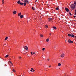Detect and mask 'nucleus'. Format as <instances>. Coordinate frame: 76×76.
<instances>
[{
	"label": "nucleus",
	"instance_id": "nucleus-1",
	"mask_svg": "<svg viewBox=\"0 0 76 76\" xmlns=\"http://www.w3.org/2000/svg\"><path fill=\"white\" fill-rule=\"evenodd\" d=\"M71 8L72 9H73L75 8V5H74V4H72L71 5Z\"/></svg>",
	"mask_w": 76,
	"mask_h": 76
},
{
	"label": "nucleus",
	"instance_id": "nucleus-2",
	"mask_svg": "<svg viewBox=\"0 0 76 76\" xmlns=\"http://www.w3.org/2000/svg\"><path fill=\"white\" fill-rule=\"evenodd\" d=\"M61 57L63 58V57H64V53H62L61 54Z\"/></svg>",
	"mask_w": 76,
	"mask_h": 76
},
{
	"label": "nucleus",
	"instance_id": "nucleus-3",
	"mask_svg": "<svg viewBox=\"0 0 76 76\" xmlns=\"http://www.w3.org/2000/svg\"><path fill=\"white\" fill-rule=\"evenodd\" d=\"M68 42H69V43H73V42L71 41V40H70V39H69L68 40Z\"/></svg>",
	"mask_w": 76,
	"mask_h": 76
},
{
	"label": "nucleus",
	"instance_id": "nucleus-4",
	"mask_svg": "<svg viewBox=\"0 0 76 76\" xmlns=\"http://www.w3.org/2000/svg\"><path fill=\"white\" fill-rule=\"evenodd\" d=\"M24 2H26V3L27 4H29V1L28 0H25L24 1Z\"/></svg>",
	"mask_w": 76,
	"mask_h": 76
},
{
	"label": "nucleus",
	"instance_id": "nucleus-5",
	"mask_svg": "<svg viewBox=\"0 0 76 76\" xmlns=\"http://www.w3.org/2000/svg\"><path fill=\"white\" fill-rule=\"evenodd\" d=\"M24 48L25 49V50H27L28 49V48L27 46H25L24 47Z\"/></svg>",
	"mask_w": 76,
	"mask_h": 76
},
{
	"label": "nucleus",
	"instance_id": "nucleus-6",
	"mask_svg": "<svg viewBox=\"0 0 76 76\" xmlns=\"http://www.w3.org/2000/svg\"><path fill=\"white\" fill-rule=\"evenodd\" d=\"M65 10L66 11V12H68L69 11V10L68 8H65Z\"/></svg>",
	"mask_w": 76,
	"mask_h": 76
},
{
	"label": "nucleus",
	"instance_id": "nucleus-7",
	"mask_svg": "<svg viewBox=\"0 0 76 76\" xmlns=\"http://www.w3.org/2000/svg\"><path fill=\"white\" fill-rule=\"evenodd\" d=\"M22 13L21 12H20L18 14V16H20L21 15Z\"/></svg>",
	"mask_w": 76,
	"mask_h": 76
},
{
	"label": "nucleus",
	"instance_id": "nucleus-8",
	"mask_svg": "<svg viewBox=\"0 0 76 76\" xmlns=\"http://www.w3.org/2000/svg\"><path fill=\"white\" fill-rule=\"evenodd\" d=\"M13 14H16V11H14L13 12Z\"/></svg>",
	"mask_w": 76,
	"mask_h": 76
},
{
	"label": "nucleus",
	"instance_id": "nucleus-9",
	"mask_svg": "<svg viewBox=\"0 0 76 76\" xmlns=\"http://www.w3.org/2000/svg\"><path fill=\"white\" fill-rule=\"evenodd\" d=\"M20 1L19 0L17 2V3H18V4H20Z\"/></svg>",
	"mask_w": 76,
	"mask_h": 76
},
{
	"label": "nucleus",
	"instance_id": "nucleus-10",
	"mask_svg": "<svg viewBox=\"0 0 76 76\" xmlns=\"http://www.w3.org/2000/svg\"><path fill=\"white\" fill-rule=\"evenodd\" d=\"M20 18H23V15H21L20 16Z\"/></svg>",
	"mask_w": 76,
	"mask_h": 76
},
{
	"label": "nucleus",
	"instance_id": "nucleus-11",
	"mask_svg": "<svg viewBox=\"0 0 76 76\" xmlns=\"http://www.w3.org/2000/svg\"><path fill=\"white\" fill-rule=\"evenodd\" d=\"M8 38V37H7L5 39V41L7 40V39Z\"/></svg>",
	"mask_w": 76,
	"mask_h": 76
},
{
	"label": "nucleus",
	"instance_id": "nucleus-12",
	"mask_svg": "<svg viewBox=\"0 0 76 76\" xmlns=\"http://www.w3.org/2000/svg\"><path fill=\"white\" fill-rule=\"evenodd\" d=\"M24 6H25L26 5V2H24L23 3Z\"/></svg>",
	"mask_w": 76,
	"mask_h": 76
},
{
	"label": "nucleus",
	"instance_id": "nucleus-13",
	"mask_svg": "<svg viewBox=\"0 0 76 76\" xmlns=\"http://www.w3.org/2000/svg\"><path fill=\"white\" fill-rule=\"evenodd\" d=\"M75 35H74L73 34L71 35V37H73V38H74L75 37Z\"/></svg>",
	"mask_w": 76,
	"mask_h": 76
},
{
	"label": "nucleus",
	"instance_id": "nucleus-14",
	"mask_svg": "<svg viewBox=\"0 0 76 76\" xmlns=\"http://www.w3.org/2000/svg\"><path fill=\"white\" fill-rule=\"evenodd\" d=\"M45 27L46 28H48V26H47V25H45Z\"/></svg>",
	"mask_w": 76,
	"mask_h": 76
},
{
	"label": "nucleus",
	"instance_id": "nucleus-15",
	"mask_svg": "<svg viewBox=\"0 0 76 76\" xmlns=\"http://www.w3.org/2000/svg\"><path fill=\"white\" fill-rule=\"evenodd\" d=\"M61 64L59 63L58 64V66H61Z\"/></svg>",
	"mask_w": 76,
	"mask_h": 76
},
{
	"label": "nucleus",
	"instance_id": "nucleus-16",
	"mask_svg": "<svg viewBox=\"0 0 76 76\" xmlns=\"http://www.w3.org/2000/svg\"><path fill=\"white\" fill-rule=\"evenodd\" d=\"M9 57V55H7L5 56V58H7V57Z\"/></svg>",
	"mask_w": 76,
	"mask_h": 76
},
{
	"label": "nucleus",
	"instance_id": "nucleus-17",
	"mask_svg": "<svg viewBox=\"0 0 76 76\" xmlns=\"http://www.w3.org/2000/svg\"><path fill=\"white\" fill-rule=\"evenodd\" d=\"M56 10H59V8L57 7L56 8Z\"/></svg>",
	"mask_w": 76,
	"mask_h": 76
},
{
	"label": "nucleus",
	"instance_id": "nucleus-18",
	"mask_svg": "<svg viewBox=\"0 0 76 76\" xmlns=\"http://www.w3.org/2000/svg\"><path fill=\"white\" fill-rule=\"evenodd\" d=\"M51 19H51V18L49 19V21H51Z\"/></svg>",
	"mask_w": 76,
	"mask_h": 76
},
{
	"label": "nucleus",
	"instance_id": "nucleus-19",
	"mask_svg": "<svg viewBox=\"0 0 76 76\" xmlns=\"http://www.w3.org/2000/svg\"><path fill=\"white\" fill-rule=\"evenodd\" d=\"M46 41L47 42H48L49 41V39H46Z\"/></svg>",
	"mask_w": 76,
	"mask_h": 76
},
{
	"label": "nucleus",
	"instance_id": "nucleus-20",
	"mask_svg": "<svg viewBox=\"0 0 76 76\" xmlns=\"http://www.w3.org/2000/svg\"><path fill=\"white\" fill-rule=\"evenodd\" d=\"M2 3L3 4H4V0H2Z\"/></svg>",
	"mask_w": 76,
	"mask_h": 76
},
{
	"label": "nucleus",
	"instance_id": "nucleus-21",
	"mask_svg": "<svg viewBox=\"0 0 76 76\" xmlns=\"http://www.w3.org/2000/svg\"><path fill=\"white\" fill-rule=\"evenodd\" d=\"M53 28H54V29H57V28H56V27H55L54 26H53Z\"/></svg>",
	"mask_w": 76,
	"mask_h": 76
},
{
	"label": "nucleus",
	"instance_id": "nucleus-22",
	"mask_svg": "<svg viewBox=\"0 0 76 76\" xmlns=\"http://www.w3.org/2000/svg\"><path fill=\"white\" fill-rule=\"evenodd\" d=\"M12 71L14 72H16V71H15V70L13 69H12Z\"/></svg>",
	"mask_w": 76,
	"mask_h": 76
},
{
	"label": "nucleus",
	"instance_id": "nucleus-23",
	"mask_svg": "<svg viewBox=\"0 0 76 76\" xmlns=\"http://www.w3.org/2000/svg\"><path fill=\"white\" fill-rule=\"evenodd\" d=\"M40 36H41V37H43V35L42 34H41L40 35Z\"/></svg>",
	"mask_w": 76,
	"mask_h": 76
},
{
	"label": "nucleus",
	"instance_id": "nucleus-24",
	"mask_svg": "<svg viewBox=\"0 0 76 76\" xmlns=\"http://www.w3.org/2000/svg\"><path fill=\"white\" fill-rule=\"evenodd\" d=\"M20 5H23V3H20Z\"/></svg>",
	"mask_w": 76,
	"mask_h": 76
},
{
	"label": "nucleus",
	"instance_id": "nucleus-25",
	"mask_svg": "<svg viewBox=\"0 0 76 76\" xmlns=\"http://www.w3.org/2000/svg\"><path fill=\"white\" fill-rule=\"evenodd\" d=\"M69 15H71V16H72V13H70V12H69Z\"/></svg>",
	"mask_w": 76,
	"mask_h": 76
},
{
	"label": "nucleus",
	"instance_id": "nucleus-26",
	"mask_svg": "<svg viewBox=\"0 0 76 76\" xmlns=\"http://www.w3.org/2000/svg\"><path fill=\"white\" fill-rule=\"evenodd\" d=\"M68 36L69 37H71V34H68Z\"/></svg>",
	"mask_w": 76,
	"mask_h": 76
},
{
	"label": "nucleus",
	"instance_id": "nucleus-27",
	"mask_svg": "<svg viewBox=\"0 0 76 76\" xmlns=\"http://www.w3.org/2000/svg\"><path fill=\"white\" fill-rule=\"evenodd\" d=\"M42 50L43 51H44V50H45V48H43Z\"/></svg>",
	"mask_w": 76,
	"mask_h": 76
},
{
	"label": "nucleus",
	"instance_id": "nucleus-28",
	"mask_svg": "<svg viewBox=\"0 0 76 76\" xmlns=\"http://www.w3.org/2000/svg\"><path fill=\"white\" fill-rule=\"evenodd\" d=\"M74 4H76V1H74Z\"/></svg>",
	"mask_w": 76,
	"mask_h": 76
},
{
	"label": "nucleus",
	"instance_id": "nucleus-29",
	"mask_svg": "<svg viewBox=\"0 0 76 76\" xmlns=\"http://www.w3.org/2000/svg\"><path fill=\"white\" fill-rule=\"evenodd\" d=\"M32 9H33V10H35V9H34L33 7H32Z\"/></svg>",
	"mask_w": 76,
	"mask_h": 76
},
{
	"label": "nucleus",
	"instance_id": "nucleus-30",
	"mask_svg": "<svg viewBox=\"0 0 76 76\" xmlns=\"http://www.w3.org/2000/svg\"><path fill=\"white\" fill-rule=\"evenodd\" d=\"M10 63H11V64L12 65H13V64H12V62H11V61H10Z\"/></svg>",
	"mask_w": 76,
	"mask_h": 76
},
{
	"label": "nucleus",
	"instance_id": "nucleus-31",
	"mask_svg": "<svg viewBox=\"0 0 76 76\" xmlns=\"http://www.w3.org/2000/svg\"><path fill=\"white\" fill-rule=\"evenodd\" d=\"M31 54H32V55H33V54L32 53V52H31Z\"/></svg>",
	"mask_w": 76,
	"mask_h": 76
},
{
	"label": "nucleus",
	"instance_id": "nucleus-32",
	"mask_svg": "<svg viewBox=\"0 0 76 76\" xmlns=\"http://www.w3.org/2000/svg\"><path fill=\"white\" fill-rule=\"evenodd\" d=\"M19 58L20 59H21V58H22L21 57H19Z\"/></svg>",
	"mask_w": 76,
	"mask_h": 76
},
{
	"label": "nucleus",
	"instance_id": "nucleus-33",
	"mask_svg": "<svg viewBox=\"0 0 76 76\" xmlns=\"http://www.w3.org/2000/svg\"><path fill=\"white\" fill-rule=\"evenodd\" d=\"M75 14H74V15H76V12H75Z\"/></svg>",
	"mask_w": 76,
	"mask_h": 76
},
{
	"label": "nucleus",
	"instance_id": "nucleus-34",
	"mask_svg": "<svg viewBox=\"0 0 76 76\" xmlns=\"http://www.w3.org/2000/svg\"><path fill=\"white\" fill-rule=\"evenodd\" d=\"M30 72H33L32 70V69L30 70Z\"/></svg>",
	"mask_w": 76,
	"mask_h": 76
},
{
	"label": "nucleus",
	"instance_id": "nucleus-35",
	"mask_svg": "<svg viewBox=\"0 0 76 76\" xmlns=\"http://www.w3.org/2000/svg\"><path fill=\"white\" fill-rule=\"evenodd\" d=\"M31 69L33 70H34V69L33 68H31Z\"/></svg>",
	"mask_w": 76,
	"mask_h": 76
},
{
	"label": "nucleus",
	"instance_id": "nucleus-36",
	"mask_svg": "<svg viewBox=\"0 0 76 76\" xmlns=\"http://www.w3.org/2000/svg\"><path fill=\"white\" fill-rule=\"evenodd\" d=\"M33 72H35V70L34 69H33Z\"/></svg>",
	"mask_w": 76,
	"mask_h": 76
},
{
	"label": "nucleus",
	"instance_id": "nucleus-37",
	"mask_svg": "<svg viewBox=\"0 0 76 76\" xmlns=\"http://www.w3.org/2000/svg\"><path fill=\"white\" fill-rule=\"evenodd\" d=\"M76 12V10H75V13Z\"/></svg>",
	"mask_w": 76,
	"mask_h": 76
},
{
	"label": "nucleus",
	"instance_id": "nucleus-38",
	"mask_svg": "<svg viewBox=\"0 0 76 76\" xmlns=\"http://www.w3.org/2000/svg\"><path fill=\"white\" fill-rule=\"evenodd\" d=\"M48 61H49V60H50V59H48Z\"/></svg>",
	"mask_w": 76,
	"mask_h": 76
},
{
	"label": "nucleus",
	"instance_id": "nucleus-39",
	"mask_svg": "<svg viewBox=\"0 0 76 76\" xmlns=\"http://www.w3.org/2000/svg\"><path fill=\"white\" fill-rule=\"evenodd\" d=\"M33 54H35V53L34 52H33Z\"/></svg>",
	"mask_w": 76,
	"mask_h": 76
},
{
	"label": "nucleus",
	"instance_id": "nucleus-40",
	"mask_svg": "<svg viewBox=\"0 0 76 76\" xmlns=\"http://www.w3.org/2000/svg\"><path fill=\"white\" fill-rule=\"evenodd\" d=\"M49 67H51V66H49Z\"/></svg>",
	"mask_w": 76,
	"mask_h": 76
},
{
	"label": "nucleus",
	"instance_id": "nucleus-41",
	"mask_svg": "<svg viewBox=\"0 0 76 76\" xmlns=\"http://www.w3.org/2000/svg\"><path fill=\"white\" fill-rule=\"evenodd\" d=\"M75 16H74V18H75Z\"/></svg>",
	"mask_w": 76,
	"mask_h": 76
},
{
	"label": "nucleus",
	"instance_id": "nucleus-42",
	"mask_svg": "<svg viewBox=\"0 0 76 76\" xmlns=\"http://www.w3.org/2000/svg\"><path fill=\"white\" fill-rule=\"evenodd\" d=\"M54 28H53V30H54Z\"/></svg>",
	"mask_w": 76,
	"mask_h": 76
},
{
	"label": "nucleus",
	"instance_id": "nucleus-43",
	"mask_svg": "<svg viewBox=\"0 0 76 76\" xmlns=\"http://www.w3.org/2000/svg\"><path fill=\"white\" fill-rule=\"evenodd\" d=\"M22 0V1H23V0Z\"/></svg>",
	"mask_w": 76,
	"mask_h": 76
},
{
	"label": "nucleus",
	"instance_id": "nucleus-44",
	"mask_svg": "<svg viewBox=\"0 0 76 76\" xmlns=\"http://www.w3.org/2000/svg\"><path fill=\"white\" fill-rule=\"evenodd\" d=\"M4 45H6V44H5Z\"/></svg>",
	"mask_w": 76,
	"mask_h": 76
},
{
	"label": "nucleus",
	"instance_id": "nucleus-45",
	"mask_svg": "<svg viewBox=\"0 0 76 76\" xmlns=\"http://www.w3.org/2000/svg\"><path fill=\"white\" fill-rule=\"evenodd\" d=\"M50 35H51V34H50Z\"/></svg>",
	"mask_w": 76,
	"mask_h": 76
},
{
	"label": "nucleus",
	"instance_id": "nucleus-46",
	"mask_svg": "<svg viewBox=\"0 0 76 76\" xmlns=\"http://www.w3.org/2000/svg\"><path fill=\"white\" fill-rule=\"evenodd\" d=\"M75 5H76V4H75Z\"/></svg>",
	"mask_w": 76,
	"mask_h": 76
},
{
	"label": "nucleus",
	"instance_id": "nucleus-47",
	"mask_svg": "<svg viewBox=\"0 0 76 76\" xmlns=\"http://www.w3.org/2000/svg\"><path fill=\"white\" fill-rule=\"evenodd\" d=\"M23 48H24L23 47Z\"/></svg>",
	"mask_w": 76,
	"mask_h": 76
}]
</instances>
